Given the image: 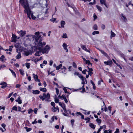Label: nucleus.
Segmentation results:
<instances>
[{
    "mask_svg": "<svg viewBox=\"0 0 133 133\" xmlns=\"http://www.w3.org/2000/svg\"><path fill=\"white\" fill-rule=\"evenodd\" d=\"M19 2L21 5L25 9L24 12L27 14L28 17L30 19L32 18L33 19H35L36 17L33 15L32 12L30 9L27 1L19 0Z\"/></svg>",
    "mask_w": 133,
    "mask_h": 133,
    "instance_id": "obj_1",
    "label": "nucleus"
},
{
    "mask_svg": "<svg viewBox=\"0 0 133 133\" xmlns=\"http://www.w3.org/2000/svg\"><path fill=\"white\" fill-rule=\"evenodd\" d=\"M39 97L42 101L45 100L47 102L51 101L49 99L50 96L49 93L44 92L43 93L42 96L40 95Z\"/></svg>",
    "mask_w": 133,
    "mask_h": 133,
    "instance_id": "obj_2",
    "label": "nucleus"
},
{
    "mask_svg": "<svg viewBox=\"0 0 133 133\" xmlns=\"http://www.w3.org/2000/svg\"><path fill=\"white\" fill-rule=\"evenodd\" d=\"M41 40L40 41L39 40V42L38 43H37L36 44V48L37 49H38L41 52L42 51V50L43 49V46L45 45L46 43L45 42H41Z\"/></svg>",
    "mask_w": 133,
    "mask_h": 133,
    "instance_id": "obj_3",
    "label": "nucleus"
},
{
    "mask_svg": "<svg viewBox=\"0 0 133 133\" xmlns=\"http://www.w3.org/2000/svg\"><path fill=\"white\" fill-rule=\"evenodd\" d=\"M35 35H32V37L34 38H35L36 41L37 42H39V38L41 37V35H40L39 34V32H36L35 33ZM40 40L41 41V39Z\"/></svg>",
    "mask_w": 133,
    "mask_h": 133,
    "instance_id": "obj_4",
    "label": "nucleus"
},
{
    "mask_svg": "<svg viewBox=\"0 0 133 133\" xmlns=\"http://www.w3.org/2000/svg\"><path fill=\"white\" fill-rule=\"evenodd\" d=\"M50 49V47L49 45H46L45 48H43L41 52L43 54H48Z\"/></svg>",
    "mask_w": 133,
    "mask_h": 133,
    "instance_id": "obj_5",
    "label": "nucleus"
},
{
    "mask_svg": "<svg viewBox=\"0 0 133 133\" xmlns=\"http://www.w3.org/2000/svg\"><path fill=\"white\" fill-rule=\"evenodd\" d=\"M59 105L62 107L65 113L67 112V110L65 108V104L63 103L62 104L61 102H59L58 103Z\"/></svg>",
    "mask_w": 133,
    "mask_h": 133,
    "instance_id": "obj_6",
    "label": "nucleus"
},
{
    "mask_svg": "<svg viewBox=\"0 0 133 133\" xmlns=\"http://www.w3.org/2000/svg\"><path fill=\"white\" fill-rule=\"evenodd\" d=\"M81 80L82 81L81 84L83 85L82 86V90L81 91V92H85V89L84 87V84H85V81H84V78L83 79H82Z\"/></svg>",
    "mask_w": 133,
    "mask_h": 133,
    "instance_id": "obj_7",
    "label": "nucleus"
},
{
    "mask_svg": "<svg viewBox=\"0 0 133 133\" xmlns=\"http://www.w3.org/2000/svg\"><path fill=\"white\" fill-rule=\"evenodd\" d=\"M17 33L18 34H20V36L21 37H23L24 35L26 34V32L24 31L21 30L20 31H17Z\"/></svg>",
    "mask_w": 133,
    "mask_h": 133,
    "instance_id": "obj_8",
    "label": "nucleus"
},
{
    "mask_svg": "<svg viewBox=\"0 0 133 133\" xmlns=\"http://www.w3.org/2000/svg\"><path fill=\"white\" fill-rule=\"evenodd\" d=\"M0 85H2L1 88H5L7 87L6 83L4 82H1L0 83Z\"/></svg>",
    "mask_w": 133,
    "mask_h": 133,
    "instance_id": "obj_9",
    "label": "nucleus"
},
{
    "mask_svg": "<svg viewBox=\"0 0 133 133\" xmlns=\"http://www.w3.org/2000/svg\"><path fill=\"white\" fill-rule=\"evenodd\" d=\"M112 63L111 60L108 61H105L104 63L106 65H111Z\"/></svg>",
    "mask_w": 133,
    "mask_h": 133,
    "instance_id": "obj_10",
    "label": "nucleus"
},
{
    "mask_svg": "<svg viewBox=\"0 0 133 133\" xmlns=\"http://www.w3.org/2000/svg\"><path fill=\"white\" fill-rule=\"evenodd\" d=\"M87 67L89 69V70L87 71L88 73V75H89L91 76L93 74L92 72L93 70L91 68H89L88 66H87Z\"/></svg>",
    "mask_w": 133,
    "mask_h": 133,
    "instance_id": "obj_11",
    "label": "nucleus"
},
{
    "mask_svg": "<svg viewBox=\"0 0 133 133\" xmlns=\"http://www.w3.org/2000/svg\"><path fill=\"white\" fill-rule=\"evenodd\" d=\"M32 75L35 81H37L38 82H40V80L38 79V76L37 75H36L35 74H33Z\"/></svg>",
    "mask_w": 133,
    "mask_h": 133,
    "instance_id": "obj_12",
    "label": "nucleus"
},
{
    "mask_svg": "<svg viewBox=\"0 0 133 133\" xmlns=\"http://www.w3.org/2000/svg\"><path fill=\"white\" fill-rule=\"evenodd\" d=\"M100 2L101 4H104L107 8H108V6L106 3V1L105 0H100Z\"/></svg>",
    "mask_w": 133,
    "mask_h": 133,
    "instance_id": "obj_13",
    "label": "nucleus"
},
{
    "mask_svg": "<svg viewBox=\"0 0 133 133\" xmlns=\"http://www.w3.org/2000/svg\"><path fill=\"white\" fill-rule=\"evenodd\" d=\"M52 111L54 112H55L57 110L58 112L59 111L58 107H53V108H52Z\"/></svg>",
    "mask_w": 133,
    "mask_h": 133,
    "instance_id": "obj_14",
    "label": "nucleus"
},
{
    "mask_svg": "<svg viewBox=\"0 0 133 133\" xmlns=\"http://www.w3.org/2000/svg\"><path fill=\"white\" fill-rule=\"evenodd\" d=\"M98 49L105 56L107 57L108 56V54L104 52L103 50Z\"/></svg>",
    "mask_w": 133,
    "mask_h": 133,
    "instance_id": "obj_15",
    "label": "nucleus"
},
{
    "mask_svg": "<svg viewBox=\"0 0 133 133\" xmlns=\"http://www.w3.org/2000/svg\"><path fill=\"white\" fill-rule=\"evenodd\" d=\"M67 46H68L67 45L66 43H64L63 44V47L64 49L66 51V52H68V50L67 48Z\"/></svg>",
    "mask_w": 133,
    "mask_h": 133,
    "instance_id": "obj_16",
    "label": "nucleus"
},
{
    "mask_svg": "<svg viewBox=\"0 0 133 133\" xmlns=\"http://www.w3.org/2000/svg\"><path fill=\"white\" fill-rule=\"evenodd\" d=\"M65 22L64 21H62L61 22V26H59V28H64V25L65 24Z\"/></svg>",
    "mask_w": 133,
    "mask_h": 133,
    "instance_id": "obj_17",
    "label": "nucleus"
},
{
    "mask_svg": "<svg viewBox=\"0 0 133 133\" xmlns=\"http://www.w3.org/2000/svg\"><path fill=\"white\" fill-rule=\"evenodd\" d=\"M76 115H77V116H78V115H80L81 116V118L82 119H84V115H83L80 112H77L76 113Z\"/></svg>",
    "mask_w": 133,
    "mask_h": 133,
    "instance_id": "obj_18",
    "label": "nucleus"
},
{
    "mask_svg": "<svg viewBox=\"0 0 133 133\" xmlns=\"http://www.w3.org/2000/svg\"><path fill=\"white\" fill-rule=\"evenodd\" d=\"M81 48L82 49H83L85 50L86 51L88 52H90V51H89L86 48L85 46V45H82L81 46Z\"/></svg>",
    "mask_w": 133,
    "mask_h": 133,
    "instance_id": "obj_19",
    "label": "nucleus"
},
{
    "mask_svg": "<svg viewBox=\"0 0 133 133\" xmlns=\"http://www.w3.org/2000/svg\"><path fill=\"white\" fill-rule=\"evenodd\" d=\"M40 91L38 90H33L32 91V93L34 94H38L39 93Z\"/></svg>",
    "mask_w": 133,
    "mask_h": 133,
    "instance_id": "obj_20",
    "label": "nucleus"
},
{
    "mask_svg": "<svg viewBox=\"0 0 133 133\" xmlns=\"http://www.w3.org/2000/svg\"><path fill=\"white\" fill-rule=\"evenodd\" d=\"M89 125L91 128L93 129H95L96 127V125L92 123H90Z\"/></svg>",
    "mask_w": 133,
    "mask_h": 133,
    "instance_id": "obj_21",
    "label": "nucleus"
},
{
    "mask_svg": "<svg viewBox=\"0 0 133 133\" xmlns=\"http://www.w3.org/2000/svg\"><path fill=\"white\" fill-rule=\"evenodd\" d=\"M39 90L43 92H46L47 91V90L45 88H43L41 87H40L39 88Z\"/></svg>",
    "mask_w": 133,
    "mask_h": 133,
    "instance_id": "obj_22",
    "label": "nucleus"
},
{
    "mask_svg": "<svg viewBox=\"0 0 133 133\" xmlns=\"http://www.w3.org/2000/svg\"><path fill=\"white\" fill-rule=\"evenodd\" d=\"M58 97H59V98L61 99H64L65 98H66L65 96L64 95H62L61 96H60V95L58 96Z\"/></svg>",
    "mask_w": 133,
    "mask_h": 133,
    "instance_id": "obj_23",
    "label": "nucleus"
},
{
    "mask_svg": "<svg viewBox=\"0 0 133 133\" xmlns=\"http://www.w3.org/2000/svg\"><path fill=\"white\" fill-rule=\"evenodd\" d=\"M21 54L20 53L19 54L17 55L16 56V58L17 59H19L21 58Z\"/></svg>",
    "mask_w": 133,
    "mask_h": 133,
    "instance_id": "obj_24",
    "label": "nucleus"
},
{
    "mask_svg": "<svg viewBox=\"0 0 133 133\" xmlns=\"http://www.w3.org/2000/svg\"><path fill=\"white\" fill-rule=\"evenodd\" d=\"M54 116H53L51 118L50 120L49 121L50 123H52V122L54 121Z\"/></svg>",
    "mask_w": 133,
    "mask_h": 133,
    "instance_id": "obj_25",
    "label": "nucleus"
},
{
    "mask_svg": "<svg viewBox=\"0 0 133 133\" xmlns=\"http://www.w3.org/2000/svg\"><path fill=\"white\" fill-rule=\"evenodd\" d=\"M96 7L97 9L100 12H101L102 10V8L98 5H97L96 6Z\"/></svg>",
    "mask_w": 133,
    "mask_h": 133,
    "instance_id": "obj_26",
    "label": "nucleus"
},
{
    "mask_svg": "<svg viewBox=\"0 0 133 133\" xmlns=\"http://www.w3.org/2000/svg\"><path fill=\"white\" fill-rule=\"evenodd\" d=\"M1 58L0 59V60L2 62H4V59L5 58V56L4 55H2L1 56Z\"/></svg>",
    "mask_w": 133,
    "mask_h": 133,
    "instance_id": "obj_27",
    "label": "nucleus"
},
{
    "mask_svg": "<svg viewBox=\"0 0 133 133\" xmlns=\"http://www.w3.org/2000/svg\"><path fill=\"white\" fill-rule=\"evenodd\" d=\"M9 70H10L11 71V72L12 75L14 76L15 77H16V74H15V72H14L13 71V70H12L11 69H9Z\"/></svg>",
    "mask_w": 133,
    "mask_h": 133,
    "instance_id": "obj_28",
    "label": "nucleus"
},
{
    "mask_svg": "<svg viewBox=\"0 0 133 133\" xmlns=\"http://www.w3.org/2000/svg\"><path fill=\"white\" fill-rule=\"evenodd\" d=\"M19 71L21 75L23 76L24 75V71L22 69H20Z\"/></svg>",
    "mask_w": 133,
    "mask_h": 133,
    "instance_id": "obj_29",
    "label": "nucleus"
},
{
    "mask_svg": "<svg viewBox=\"0 0 133 133\" xmlns=\"http://www.w3.org/2000/svg\"><path fill=\"white\" fill-rule=\"evenodd\" d=\"M115 34L112 31H111V38L114 37L115 36Z\"/></svg>",
    "mask_w": 133,
    "mask_h": 133,
    "instance_id": "obj_30",
    "label": "nucleus"
},
{
    "mask_svg": "<svg viewBox=\"0 0 133 133\" xmlns=\"http://www.w3.org/2000/svg\"><path fill=\"white\" fill-rule=\"evenodd\" d=\"M30 64V63H25V66L27 69L29 68Z\"/></svg>",
    "mask_w": 133,
    "mask_h": 133,
    "instance_id": "obj_31",
    "label": "nucleus"
},
{
    "mask_svg": "<svg viewBox=\"0 0 133 133\" xmlns=\"http://www.w3.org/2000/svg\"><path fill=\"white\" fill-rule=\"evenodd\" d=\"M106 126L105 125H104L102 126H101L100 127V129L101 130L103 128L104 130H105L106 129Z\"/></svg>",
    "mask_w": 133,
    "mask_h": 133,
    "instance_id": "obj_32",
    "label": "nucleus"
},
{
    "mask_svg": "<svg viewBox=\"0 0 133 133\" xmlns=\"http://www.w3.org/2000/svg\"><path fill=\"white\" fill-rule=\"evenodd\" d=\"M99 32L98 31H94L92 33V34L93 35H95L96 34H99Z\"/></svg>",
    "mask_w": 133,
    "mask_h": 133,
    "instance_id": "obj_33",
    "label": "nucleus"
},
{
    "mask_svg": "<svg viewBox=\"0 0 133 133\" xmlns=\"http://www.w3.org/2000/svg\"><path fill=\"white\" fill-rule=\"evenodd\" d=\"M28 114H30L31 113L33 112V110L32 109H31L30 108L28 110Z\"/></svg>",
    "mask_w": 133,
    "mask_h": 133,
    "instance_id": "obj_34",
    "label": "nucleus"
},
{
    "mask_svg": "<svg viewBox=\"0 0 133 133\" xmlns=\"http://www.w3.org/2000/svg\"><path fill=\"white\" fill-rule=\"evenodd\" d=\"M55 101L56 103H58L59 102V99L57 98H55Z\"/></svg>",
    "mask_w": 133,
    "mask_h": 133,
    "instance_id": "obj_35",
    "label": "nucleus"
},
{
    "mask_svg": "<svg viewBox=\"0 0 133 133\" xmlns=\"http://www.w3.org/2000/svg\"><path fill=\"white\" fill-rule=\"evenodd\" d=\"M78 76L81 79L84 78L81 74H79Z\"/></svg>",
    "mask_w": 133,
    "mask_h": 133,
    "instance_id": "obj_36",
    "label": "nucleus"
},
{
    "mask_svg": "<svg viewBox=\"0 0 133 133\" xmlns=\"http://www.w3.org/2000/svg\"><path fill=\"white\" fill-rule=\"evenodd\" d=\"M85 63L86 64H88V65H89L90 64H91V63L90 62V61L88 60H86V61H85Z\"/></svg>",
    "mask_w": 133,
    "mask_h": 133,
    "instance_id": "obj_37",
    "label": "nucleus"
},
{
    "mask_svg": "<svg viewBox=\"0 0 133 133\" xmlns=\"http://www.w3.org/2000/svg\"><path fill=\"white\" fill-rule=\"evenodd\" d=\"M96 121L99 124L101 123V120L99 118L97 119L96 120Z\"/></svg>",
    "mask_w": 133,
    "mask_h": 133,
    "instance_id": "obj_38",
    "label": "nucleus"
},
{
    "mask_svg": "<svg viewBox=\"0 0 133 133\" xmlns=\"http://www.w3.org/2000/svg\"><path fill=\"white\" fill-rule=\"evenodd\" d=\"M122 18L124 20L125 22H126L127 21V19L126 18L125 16H123V15H122Z\"/></svg>",
    "mask_w": 133,
    "mask_h": 133,
    "instance_id": "obj_39",
    "label": "nucleus"
},
{
    "mask_svg": "<svg viewBox=\"0 0 133 133\" xmlns=\"http://www.w3.org/2000/svg\"><path fill=\"white\" fill-rule=\"evenodd\" d=\"M16 101L18 102V103L20 104H21L22 103V100L21 99L20 100H16Z\"/></svg>",
    "mask_w": 133,
    "mask_h": 133,
    "instance_id": "obj_40",
    "label": "nucleus"
},
{
    "mask_svg": "<svg viewBox=\"0 0 133 133\" xmlns=\"http://www.w3.org/2000/svg\"><path fill=\"white\" fill-rule=\"evenodd\" d=\"M40 52H41L40 51H37L36 53L35 54V55L37 56H40V55L39 54V53Z\"/></svg>",
    "mask_w": 133,
    "mask_h": 133,
    "instance_id": "obj_41",
    "label": "nucleus"
},
{
    "mask_svg": "<svg viewBox=\"0 0 133 133\" xmlns=\"http://www.w3.org/2000/svg\"><path fill=\"white\" fill-rule=\"evenodd\" d=\"M25 128L26 130V131L27 132L30 131L32 129L31 128H28L26 127H25Z\"/></svg>",
    "mask_w": 133,
    "mask_h": 133,
    "instance_id": "obj_42",
    "label": "nucleus"
},
{
    "mask_svg": "<svg viewBox=\"0 0 133 133\" xmlns=\"http://www.w3.org/2000/svg\"><path fill=\"white\" fill-rule=\"evenodd\" d=\"M93 29L95 30H97V27L96 25H95L93 27Z\"/></svg>",
    "mask_w": 133,
    "mask_h": 133,
    "instance_id": "obj_43",
    "label": "nucleus"
},
{
    "mask_svg": "<svg viewBox=\"0 0 133 133\" xmlns=\"http://www.w3.org/2000/svg\"><path fill=\"white\" fill-rule=\"evenodd\" d=\"M62 37L64 38H67V36L66 34L65 33H64L63 36Z\"/></svg>",
    "mask_w": 133,
    "mask_h": 133,
    "instance_id": "obj_44",
    "label": "nucleus"
},
{
    "mask_svg": "<svg viewBox=\"0 0 133 133\" xmlns=\"http://www.w3.org/2000/svg\"><path fill=\"white\" fill-rule=\"evenodd\" d=\"M17 107L16 106H14L12 108V109L13 110L17 111Z\"/></svg>",
    "mask_w": 133,
    "mask_h": 133,
    "instance_id": "obj_45",
    "label": "nucleus"
},
{
    "mask_svg": "<svg viewBox=\"0 0 133 133\" xmlns=\"http://www.w3.org/2000/svg\"><path fill=\"white\" fill-rule=\"evenodd\" d=\"M24 54L26 56H28L29 54V53L28 51H25L24 52Z\"/></svg>",
    "mask_w": 133,
    "mask_h": 133,
    "instance_id": "obj_46",
    "label": "nucleus"
},
{
    "mask_svg": "<svg viewBox=\"0 0 133 133\" xmlns=\"http://www.w3.org/2000/svg\"><path fill=\"white\" fill-rule=\"evenodd\" d=\"M52 72H49V71H48V74L49 75L50 74H51L52 76H55V74L54 73H52Z\"/></svg>",
    "mask_w": 133,
    "mask_h": 133,
    "instance_id": "obj_47",
    "label": "nucleus"
},
{
    "mask_svg": "<svg viewBox=\"0 0 133 133\" xmlns=\"http://www.w3.org/2000/svg\"><path fill=\"white\" fill-rule=\"evenodd\" d=\"M51 105L53 107H54L55 106V104L54 102H51Z\"/></svg>",
    "mask_w": 133,
    "mask_h": 133,
    "instance_id": "obj_48",
    "label": "nucleus"
},
{
    "mask_svg": "<svg viewBox=\"0 0 133 133\" xmlns=\"http://www.w3.org/2000/svg\"><path fill=\"white\" fill-rule=\"evenodd\" d=\"M103 103L104 104V110L105 112H106L107 111V108L106 107V106L105 105L104 102H103Z\"/></svg>",
    "mask_w": 133,
    "mask_h": 133,
    "instance_id": "obj_49",
    "label": "nucleus"
},
{
    "mask_svg": "<svg viewBox=\"0 0 133 133\" xmlns=\"http://www.w3.org/2000/svg\"><path fill=\"white\" fill-rule=\"evenodd\" d=\"M56 18H52L50 19V21L52 22H56Z\"/></svg>",
    "mask_w": 133,
    "mask_h": 133,
    "instance_id": "obj_50",
    "label": "nucleus"
},
{
    "mask_svg": "<svg viewBox=\"0 0 133 133\" xmlns=\"http://www.w3.org/2000/svg\"><path fill=\"white\" fill-rule=\"evenodd\" d=\"M36 119H35V120L32 123V124H36L37 123V121H36Z\"/></svg>",
    "mask_w": 133,
    "mask_h": 133,
    "instance_id": "obj_51",
    "label": "nucleus"
},
{
    "mask_svg": "<svg viewBox=\"0 0 133 133\" xmlns=\"http://www.w3.org/2000/svg\"><path fill=\"white\" fill-rule=\"evenodd\" d=\"M12 38L16 39L17 36H16L15 35L12 34Z\"/></svg>",
    "mask_w": 133,
    "mask_h": 133,
    "instance_id": "obj_52",
    "label": "nucleus"
},
{
    "mask_svg": "<svg viewBox=\"0 0 133 133\" xmlns=\"http://www.w3.org/2000/svg\"><path fill=\"white\" fill-rule=\"evenodd\" d=\"M55 89L56 90V93L57 95H58V94H59V90L57 88H55Z\"/></svg>",
    "mask_w": 133,
    "mask_h": 133,
    "instance_id": "obj_53",
    "label": "nucleus"
},
{
    "mask_svg": "<svg viewBox=\"0 0 133 133\" xmlns=\"http://www.w3.org/2000/svg\"><path fill=\"white\" fill-rule=\"evenodd\" d=\"M1 126L2 127L4 128V129H5V127H6V125L5 124L2 123L1 124Z\"/></svg>",
    "mask_w": 133,
    "mask_h": 133,
    "instance_id": "obj_54",
    "label": "nucleus"
},
{
    "mask_svg": "<svg viewBox=\"0 0 133 133\" xmlns=\"http://www.w3.org/2000/svg\"><path fill=\"white\" fill-rule=\"evenodd\" d=\"M63 90L64 91L65 93H69V92H68L67 90L65 88H64L63 89Z\"/></svg>",
    "mask_w": 133,
    "mask_h": 133,
    "instance_id": "obj_55",
    "label": "nucleus"
},
{
    "mask_svg": "<svg viewBox=\"0 0 133 133\" xmlns=\"http://www.w3.org/2000/svg\"><path fill=\"white\" fill-rule=\"evenodd\" d=\"M119 130L118 129H116V131L114 133H119Z\"/></svg>",
    "mask_w": 133,
    "mask_h": 133,
    "instance_id": "obj_56",
    "label": "nucleus"
},
{
    "mask_svg": "<svg viewBox=\"0 0 133 133\" xmlns=\"http://www.w3.org/2000/svg\"><path fill=\"white\" fill-rule=\"evenodd\" d=\"M53 63V62L52 60H50L49 61V64L50 66H51L52 65Z\"/></svg>",
    "mask_w": 133,
    "mask_h": 133,
    "instance_id": "obj_57",
    "label": "nucleus"
},
{
    "mask_svg": "<svg viewBox=\"0 0 133 133\" xmlns=\"http://www.w3.org/2000/svg\"><path fill=\"white\" fill-rule=\"evenodd\" d=\"M72 64H73V66L74 67H75V68H77L76 64L75 63V62H73L72 63Z\"/></svg>",
    "mask_w": 133,
    "mask_h": 133,
    "instance_id": "obj_58",
    "label": "nucleus"
},
{
    "mask_svg": "<svg viewBox=\"0 0 133 133\" xmlns=\"http://www.w3.org/2000/svg\"><path fill=\"white\" fill-rule=\"evenodd\" d=\"M87 71V70L86 69H85L83 70V71H82V72L83 74H85L86 75V72Z\"/></svg>",
    "mask_w": 133,
    "mask_h": 133,
    "instance_id": "obj_59",
    "label": "nucleus"
},
{
    "mask_svg": "<svg viewBox=\"0 0 133 133\" xmlns=\"http://www.w3.org/2000/svg\"><path fill=\"white\" fill-rule=\"evenodd\" d=\"M38 109L37 108H35L34 110V113L35 114H37V111Z\"/></svg>",
    "mask_w": 133,
    "mask_h": 133,
    "instance_id": "obj_60",
    "label": "nucleus"
},
{
    "mask_svg": "<svg viewBox=\"0 0 133 133\" xmlns=\"http://www.w3.org/2000/svg\"><path fill=\"white\" fill-rule=\"evenodd\" d=\"M111 106H109L108 107V110L110 111L109 112L110 113H111Z\"/></svg>",
    "mask_w": 133,
    "mask_h": 133,
    "instance_id": "obj_61",
    "label": "nucleus"
},
{
    "mask_svg": "<svg viewBox=\"0 0 133 133\" xmlns=\"http://www.w3.org/2000/svg\"><path fill=\"white\" fill-rule=\"evenodd\" d=\"M101 28L103 29H104L105 28V25L104 24H102L101 26Z\"/></svg>",
    "mask_w": 133,
    "mask_h": 133,
    "instance_id": "obj_62",
    "label": "nucleus"
},
{
    "mask_svg": "<svg viewBox=\"0 0 133 133\" xmlns=\"http://www.w3.org/2000/svg\"><path fill=\"white\" fill-rule=\"evenodd\" d=\"M103 82V80L102 79H101V80L99 81L98 82V85H100L101 82Z\"/></svg>",
    "mask_w": 133,
    "mask_h": 133,
    "instance_id": "obj_63",
    "label": "nucleus"
},
{
    "mask_svg": "<svg viewBox=\"0 0 133 133\" xmlns=\"http://www.w3.org/2000/svg\"><path fill=\"white\" fill-rule=\"evenodd\" d=\"M0 130H1L2 132H4L6 130V129H3L2 128H0Z\"/></svg>",
    "mask_w": 133,
    "mask_h": 133,
    "instance_id": "obj_64",
    "label": "nucleus"
}]
</instances>
